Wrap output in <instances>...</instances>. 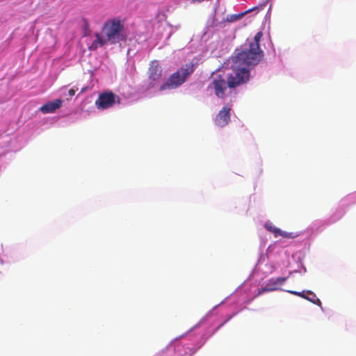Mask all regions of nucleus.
Instances as JSON below:
<instances>
[{"instance_id": "nucleus-10", "label": "nucleus", "mask_w": 356, "mask_h": 356, "mask_svg": "<svg viewBox=\"0 0 356 356\" xmlns=\"http://www.w3.org/2000/svg\"><path fill=\"white\" fill-rule=\"evenodd\" d=\"M305 299L313 302L314 304L320 305L321 304V300L316 297V296L312 291H307V295Z\"/></svg>"}, {"instance_id": "nucleus-4", "label": "nucleus", "mask_w": 356, "mask_h": 356, "mask_svg": "<svg viewBox=\"0 0 356 356\" xmlns=\"http://www.w3.org/2000/svg\"><path fill=\"white\" fill-rule=\"evenodd\" d=\"M120 99L112 92H105L100 94L95 101V105L99 109L104 110L112 107L115 103L120 104Z\"/></svg>"}, {"instance_id": "nucleus-14", "label": "nucleus", "mask_w": 356, "mask_h": 356, "mask_svg": "<svg viewBox=\"0 0 356 356\" xmlns=\"http://www.w3.org/2000/svg\"><path fill=\"white\" fill-rule=\"evenodd\" d=\"M289 293H292V294H294V295H296V296H298L301 298H303L305 299V297H307L304 292H297V291H289Z\"/></svg>"}, {"instance_id": "nucleus-5", "label": "nucleus", "mask_w": 356, "mask_h": 356, "mask_svg": "<svg viewBox=\"0 0 356 356\" xmlns=\"http://www.w3.org/2000/svg\"><path fill=\"white\" fill-rule=\"evenodd\" d=\"M147 74L149 79L154 83L152 86L160 81L162 76V68L157 60L150 62Z\"/></svg>"}, {"instance_id": "nucleus-3", "label": "nucleus", "mask_w": 356, "mask_h": 356, "mask_svg": "<svg viewBox=\"0 0 356 356\" xmlns=\"http://www.w3.org/2000/svg\"><path fill=\"white\" fill-rule=\"evenodd\" d=\"M193 72V67H181L177 72L170 75L166 82L163 83L160 91L177 88L185 82L186 78Z\"/></svg>"}, {"instance_id": "nucleus-12", "label": "nucleus", "mask_w": 356, "mask_h": 356, "mask_svg": "<svg viewBox=\"0 0 356 356\" xmlns=\"http://www.w3.org/2000/svg\"><path fill=\"white\" fill-rule=\"evenodd\" d=\"M250 11V10H246V11L241 13L240 14H238V15H231L229 19H228V21L234 22V21L238 20V19H241L242 17H243L246 13H249Z\"/></svg>"}, {"instance_id": "nucleus-1", "label": "nucleus", "mask_w": 356, "mask_h": 356, "mask_svg": "<svg viewBox=\"0 0 356 356\" xmlns=\"http://www.w3.org/2000/svg\"><path fill=\"white\" fill-rule=\"evenodd\" d=\"M262 36L263 33L259 31L253 40L248 42V47L236 49L234 51L232 58L233 73L227 75V80L221 75H218L213 79L209 87L214 89L215 95L218 98H225L227 86L234 88L249 80V67L259 64L264 56L259 44Z\"/></svg>"}, {"instance_id": "nucleus-7", "label": "nucleus", "mask_w": 356, "mask_h": 356, "mask_svg": "<svg viewBox=\"0 0 356 356\" xmlns=\"http://www.w3.org/2000/svg\"><path fill=\"white\" fill-rule=\"evenodd\" d=\"M286 280V277H279L277 278H271L268 280L266 284V286L259 290V294H261L266 291H272L277 290L278 289V286L282 285Z\"/></svg>"}, {"instance_id": "nucleus-8", "label": "nucleus", "mask_w": 356, "mask_h": 356, "mask_svg": "<svg viewBox=\"0 0 356 356\" xmlns=\"http://www.w3.org/2000/svg\"><path fill=\"white\" fill-rule=\"evenodd\" d=\"M62 105V100L56 99L53 102H47L40 108V111L43 113H54Z\"/></svg>"}, {"instance_id": "nucleus-6", "label": "nucleus", "mask_w": 356, "mask_h": 356, "mask_svg": "<svg viewBox=\"0 0 356 356\" xmlns=\"http://www.w3.org/2000/svg\"><path fill=\"white\" fill-rule=\"evenodd\" d=\"M230 111L229 106H224L217 114L215 119L216 125L220 127L226 126L230 121Z\"/></svg>"}, {"instance_id": "nucleus-2", "label": "nucleus", "mask_w": 356, "mask_h": 356, "mask_svg": "<svg viewBox=\"0 0 356 356\" xmlns=\"http://www.w3.org/2000/svg\"><path fill=\"white\" fill-rule=\"evenodd\" d=\"M102 31L108 42L111 44L124 41L127 38L124 22L119 18L106 20L103 24Z\"/></svg>"}, {"instance_id": "nucleus-15", "label": "nucleus", "mask_w": 356, "mask_h": 356, "mask_svg": "<svg viewBox=\"0 0 356 356\" xmlns=\"http://www.w3.org/2000/svg\"><path fill=\"white\" fill-rule=\"evenodd\" d=\"M68 94L71 97L74 96V94H75V90L73 89V88L70 89L69 91H68Z\"/></svg>"}, {"instance_id": "nucleus-9", "label": "nucleus", "mask_w": 356, "mask_h": 356, "mask_svg": "<svg viewBox=\"0 0 356 356\" xmlns=\"http://www.w3.org/2000/svg\"><path fill=\"white\" fill-rule=\"evenodd\" d=\"M95 35V40L91 43L90 46H88V49L90 51H95L99 47L104 46L108 43L106 38L104 39L102 38L100 33H96Z\"/></svg>"}, {"instance_id": "nucleus-16", "label": "nucleus", "mask_w": 356, "mask_h": 356, "mask_svg": "<svg viewBox=\"0 0 356 356\" xmlns=\"http://www.w3.org/2000/svg\"><path fill=\"white\" fill-rule=\"evenodd\" d=\"M84 91H85V88H83V89L81 90V92H83Z\"/></svg>"}, {"instance_id": "nucleus-11", "label": "nucleus", "mask_w": 356, "mask_h": 356, "mask_svg": "<svg viewBox=\"0 0 356 356\" xmlns=\"http://www.w3.org/2000/svg\"><path fill=\"white\" fill-rule=\"evenodd\" d=\"M264 227L273 233L275 237H277V233L280 232V229L274 226L272 222H268L264 225Z\"/></svg>"}, {"instance_id": "nucleus-13", "label": "nucleus", "mask_w": 356, "mask_h": 356, "mask_svg": "<svg viewBox=\"0 0 356 356\" xmlns=\"http://www.w3.org/2000/svg\"><path fill=\"white\" fill-rule=\"evenodd\" d=\"M281 236L283 238H294L296 236L292 232H286L280 229V232L277 233V236Z\"/></svg>"}]
</instances>
